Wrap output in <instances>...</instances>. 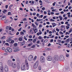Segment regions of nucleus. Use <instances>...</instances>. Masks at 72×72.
<instances>
[{
  "label": "nucleus",
  "mask_w": 72,
  "mask_h": 72,
  "mask_svg": "<svg viewBox=\"0 0 72 72\" xmlns=\"http://www.w3.org/2000/svg\"><path fill=\"white\" fill-rule=\"evenodd\" d=\"M29 65H28V63L27 60H26L25 62V65L23 64H22L21 67V69L22 70H24V71L26 69V67L27 70H28L29 69Z\"/></svg>",
  "instance_id": "obj_1"
},
{
  "label": "nucleus",
  "mask_w": 72,
  "mask_h": 72,
  "mask_svg": "<svg viewBox=\"0 0 72 72\" xmlns=\"http://www.w3.org/2000/svg\"><path fill=\"white\" fill-rule=\"evenodd\" d=\"M8 63L9 65L10 66H12V67L14 68H16L17 67V64L15 63H12V62L10 60H8Z\"/></svg>",
  "instance_id": "obj_2"
},
{
  "label": "nucleus",
  "mask_w": 72,
  "mask_h": 72,
  "mask_svg": "<svg viewBox=\"0 0 72 72\" xmlns=\"http://www.w3.org/2000/svg\"><path fill=\"white\" fill-rule=\"evenodd\" d=\"M40 60L41 63H44L45 60V58L44 57L42 56L40 57Z\"/></svg>",
  "instance_id": "obj_3"
},
{
  "label": "nucleus",
  "mask_w": 72,
  "mask_h": 72,
  "mask_svg": "<svg viewBox=\"0 0 72 72\" xmlns=\"http://www.w3.org/2000/svg\"><path fill=\"white\" fill-rule=\"evenodd\" d=\"M5 51L6 53H8V52L11 53L12 51V49L11 48L8 47L6 48V49L5 50Z\"/></svg>",
  "instance_id": "obj_4"
},
{
  "label": "nucleus",
  "mask_w": 72,
  "mask_h": 72,
  "mask_svg": "<svg viewBox=\"0 0 72 72\" xmlns=\"http://www.w3.org/2000/svg\"><path fill=\"white\" fill-rule=\"evenodd\" d=\"M38 64L39 62H38V61H37L34 64L33 66L34 68H36L37 67Z\"/></svg>",
  "instance_id": "obj_5"
},
{
  "label": "nucleus",
  "mask_w": 72,
  "mask_h": 72,
  "mask_svg": "<svg viewBox=\"0 0 72 72\" xmlns=\"http://www.w3.org/2000/svg\"><path fill=\"white\" fill-rule=\"evenodd\" d=\"M28 59L29 61L32 60V59H33V56L32 55H30L28 58Z\"/></svg>",
  "instance_id": "obj_6"
},
{
  "label": "nucleus",
  "mask_w": 72,
  "mask_h": 72,
  "mask_svg": "<svg viewBox=\"0 0 72 72\" xmlns=\"http://www.w3.org/2000/svg\"><path fill=\"white\" fill-rule=\"evenodd\" d=\"M47 59L48 61H51L52 60V57L51 56H48L47 58Z\"/></svg>",
  "instance_id": "obj_7"
},
{
  "label": "nucleus",
  "mask_w": 72,
  "mask_h": 72,
  "mask_svg": "<svg viewBox=\"0 0 72 72\" xmlns=\"http://www.w3.org/2000/svg\"><path fill=\"white\" fill-rule=\"evenodd\" d=\"M4 70L6 72H8V67L6 66H4Z\"/></svg>",
  "instance_id": "obj_8"
},
{
  "label": "nucleus",
  "mask_w": 72,
  "mask_h": 72,
  "mask_svg": "<svg viewBox=\"0 0 72 72\" xmlns=\"http://www.w3.org/2000/svg\"><path fill=\"white\" fill-rule=\"evenodd\" d=\"M63 59H64V57L62 55H60V60L61 61L63 60Z\"/></svg>",
  "instance_id": "obj_9"
},
{
  "label": "nucleus",
  "mask_w": 72,
  "mask_h": 72,
  "mask_svg": "<svg viewBox=\"0 0 72 72\" xmlns=\"http://www.w3.org/2000/svg\"><path fill=\"white\" fill-rule=\"evenodd\" d=\"M13 38V37H8V39L6 40V41L7 42H9V41H12V39Z\"/></svg>",
  "instance_id": "obj_10"
},
{
  "label": "nucleus",
  "mask_w": 72,
  "mask_h": 72,
  "mask_svg": "<svg viewBox=\"0 0 72 72\" xmlns=\"http://www.w3.org/2000/svg\"><path fill=\"white\" fill-rule=\"evenodd\" d=\"M33 30L34 32L35 33H37V31H38L37 28H33Z\"/></svg>",
  "instance_id": "obj_11"
},
{
  "label": "nucleus",
  "mask_w": 72,
  "mask_h": 72,
  "mask_svg": "<svg viewBox=\"0 0 72 72\" xmlns=\"http://www.w3.org/2000/svg\"><path fill=\"white\" fill-rule=\"evenodd\" d=\"M6 16H3V17L1 19V20H5V19H6Z\"/></svg>",
  "instance_id": "obj_12"
},
{
  "label": "nucleus",
  "mask_w": 72,
  "mask_h": 72,
  "mask_svg": "<svg viewBox=\"0 0 72 72\" xmlns=\"http://www.w3.org/2000/svg\"><path fill=\"white\" fill-rule=\"evenodd\" d=\"M42 34V32H39V33H37V36H39L40 35H41Z\"/></svg>",
  "instance_id": "obj_13"
},
{
  "label": "nucleus",
  "mask_w": 72,
  "mask_h": 72,
  "mask_svg": "<svg viewBox=\"0 0 72 72\" xmlns=\"http://www.w3.org/2000/svg\"><path fill=\"white\" fill-rule=\"evenodd\" d=\"M69 41H70V39L68 38V39H67L66 40H65V41L66 42L68 43L69 42Z\"/></svg>",
  "instance_id": "obj_14"
},
{
  "label": "nucleus",
  "mask_w": 72,
  "mask_h": 72,
  "mask_svg": "<svg viewBox=\"0 0 72 72\" xmlns=\"http://www.w3.org/2000/svg\"><path fill=\"white\" fill-rule=\"evenodd\" d=\"M25 44V41L24 40L23 42H22L21 44V46H22V45H23Z\"/></svg>",
  "instance_id": "obj_15"
},
{
  "label": "nucleus",
  "mask_w": 72,
  "mask_h": 72,
  "mask_svg": "<svg viewBox=\"0 0 72 72\" xmlns=\"http://www.w3.org/2000/svg\"><path fill=\"white\" fill-rule=\"evenodd\" d=\"M2 64H3L1 62L0 63V69L1 68H3V66H2Z\"/></svg>",
  "instance_id": "obj_16"
},
{
  "label": "nucleus",
  "mask_w": 72,
  "mask_h": 72,
  "mask_svg": "<svg viewBox=\"0 0 72 72\" xmlns=\"http://www.w3.org/2000/svg\"><path fill=\"white\" fill-rule=\"evenodd\" d=\"M3 70H4V68H2L0 69V72H3Z\"/></svg>",
  "instance_id": "obj_17"
},
{
  "label": "nucleus",
  "mask_w": 72,
  "mask_h": 72,
  "mask_svg": "<svg viewBox=\"0 0 72 72\" xmlns=\"http://www.w3.org/2000/svg\"><path fill=\"white\" fill-rule=\"evenodd\" d=\"M45 50H51V49L50 48H45Z\"/></svg>",
  "instance_id": "obj_18"
},
{
  "label": "nucleus",
  "mask_w": 72,
  "mask_h": 72,
  "mask_svg": "<svg viewBox=\"0 0 72 72\" xmlns=\"http://www.w3.org/2000/svg\"><path fill=\"white\" fill-rule=\"evenodd\" d=\"M36 41V39L35 38L33 41V43H35Z\"/></svg>",
  "instance_id": "obj_19"
},
{
  "label": "nucleus",
  "mask_w": 72,
  "mask_h": 72,
  "mask_svg": "<svg viewBox=\"0 0 72 72\" xmlns=\"http://www.w3.org/2000/svg\"><path fill=\"white\" fill-rule=\"evenodd\" d=\"M13 49H18V47H13Z\"/></svg>",
  "instance_id": "obj_20"
},
{
  "label": "nucleus",
  "mask_w": 72,
  "mask_h": 72,
  "mask_svg": "<svg viewBox=\"0 0 72 72\" xmlns=\"http://www.w3.org/2000/svg\"><path fill=\"white\" fill-rule=\"evenodd\" d=\"M52 25L53 26V27H54L55 26V25H56V24L54 23H52Z\"/></svg>",
  "instance_id": "obj_21"
},
{
  "label": "nucleus",
  "mask_w": 72,
  "mask_h": 72,
  "mask_svg": "<svg viewBox=\"0 0 72 72\" xmlns=\"http://www.w3.org/2000/svg\"><path fill=\"white\" fill-rule=\"evenodd\" d=\"M38 69L39 70H40V71L41 70V67L40 66H39Z\"/></svg>",
  "instance_id": "obj_22"
},
{
  "label": "nucleus",
  "mask_w": 72,
  "mask_h": 72,
  "mask_svg": "<svg viewBox=\"0 0 72 72\" xmlns=\"http://www.w3.org/2000/svg\"><path fill=\"white\" fill-rule=\"evenodd\" d=\"M14 52H17V51H18V49L17 48V49H16L14 50Z\"/></svg>",
  "instance_id": "obj_23"
},
{
  "label": "nucleus",
  "mask_w": 72,
  "mask_h": 72,
  "mask_svg": "<svg viewBox=\"0 0 72 72\" xmlns=\"http://www.w3.org/2000/svg\"><path fill=\"white\" fill-rule=\"evenodd\" d=\"M28 41H32L33 40L32 39H28Z\"/></svg>",
  "instance_id": "obj_24"
},
{
  "label": "nucleus",
  "mask_w": 72,
  "mask_h": 72,
  "mask_svg": "<svg viewBox=\"0 0 72 72\" xmlns=\"http://www.w3.org/2000/svg\"><path fill=\"white\" fill-rule=\"evenodd\" d=\"M69 56V54L67 53L66 55V57H67V58H68V57Z\"/></svg>",
  "instance_id": "obj_25"
},
{
  "label": "nucleus",
  "mask_w": 72,
  "mask_h": 72,
  "mask_svg": "<svg viewBox=\"0 0 72 72\" xmlns=\"http://www.w3.org/2000/svg\"><path fill=\"white\" fill-rule=\"evenodd\" d=\"M24 38L26 41H27V39L26 38V36H24Z\"/></svg>",
  "instance_id": "obj_26"
},
{
  "label": "nucleus",
  "mask_w": 72,
  "mask_h": 72,
  "mask_svg": "<svg viewBox=\"0 0 72 72\" xmlns=\"http://www.w3.org/2000/svg\"><path fill=\"white\" fill-rule=\"evenodd\" d=\"M5 39V36H3L1 38V39L2 40H3V39Z\"/></svg>",
  "instance_id": "obj_27"
},
{
  "label": "nucleus",
  "mask_w": 72,
  "mask_h": 72,
  "mask_svg": "<svg viewBox=\"0 0 72 72\" xmlns=\"http://www.w3.org/2000/svg\"><path fill=\"white\" fill-rule=\"evenodd\" d=\"M69 68H68V66H66V71H68Z\"/></svg>",
  "instance_id": "obj_28"
},
{
  "label": "nucleus",
  "mask_w": 72,
  "mask_h": 72,
  "mask_svg": "<svg viewBox=\"0 0 72 72\" xmlns=\"http://www.w3.org/2000/svg\"><path fill=\"white\" fill-rule=\"evenodd\" d=\"M36 58H37V56H35L33 59V60H35Z\"/></svg>",
  "instance_id": "obj_29"
},
{
  "label": "nucleus",
  "mask_w": 72,
  "mask_h": 72,
  "mask_svg": "<svg viewBox=\"0 0 72 72\" xmlns=\"http://www.w3.org/2000/svg\"><path fill=\"white\" fill-rule=\"evenodd\" d=\"M8 20H6L4 22V23H8Z\"/></svg>",
  "instance_id": "obj_30"
},
{
  "label": "nucleus",
  "mask_w": 72,
  "mask_h": 72,
  "mask_svg": "<svg viewBox=\"0 0 72 72\" xmlns=\"http://www.w3.org/2000/svg\"><path fill=\"white\" fill-rule=\"evenodd\" d=\"M52 62L53 63H55V58L53 59Z\"/></svg>",
  "instance_id": "obj_31"
},
{
  "label": "nucleus",
  "mask_w": 72,
  "mask_h": 72,
  "mask_svg": "<svg viewBox=\"0 0 72 72\" xmlns=\"http://www.w3.org/2000/svg\"><path fill=\"white\" fill-rule=\"evenodd\" d=\"M58 17L59 18H60V20L61 21H62V17H61V16H59Z\"/></svg>",
  "instance_id": "obj_32"
},
{
  "label": "nucleus",
  "mask_w": 72,
  "mask_h": 72,
  "mask_svg": "<svg viewBox=\"0 0 72 72\" xmlns=\"http://www.w3.org/2000/svg\"><path fill=\"white\" fill-rule=\"evenodd\" d=\"M56 31H57V32H59V29L58 28H57L56 29Z\"/></svg>",
  "instance_id": "obj_33"
},
{
  "label": "nucleus",
  "mask_w": 72,
  "mask_h": 72,
  "mask_svg": "<svg viewBox=\"0 0 72 72\" xmlns=\"http://www.w3.org/2000/svg\"><path fill=\"white\" fill-rule=\"evenodd\" d=\"M55 32V33H56V31L55 30V29H54L52 31L53 33H54V32Z\"/></svg>",
  "instance_id": "obj_34"
},
{
  "label": "nucleus",
  "mask_w": 72,
  "mask_h": 72,
  "mask_svg": "<svg viewBox=\"0 0 72 72\" xmlns=\"http://www.w3.org/2000/svg\"><path fill=\"white\" fill-rule=\"evenodd\" d=\"M50 21L51 22H54V21H55V20H54L53 19H51L50 20Z\"/></svg>",
  "instance_id": "obj_35"
},
{
  "label": "nucleus",
  "mask_w": 72,
  "mask_h": 72,
  "mask_svg": "<svg viewBox=\"0 0 72 72\" xmlns=\"http://www.w3.org/2000/svg\"><path fill=\"white\" fill-rule=\"evenodd\" d=\"M48 41V39H46L44 40V42H47Z\"/></svg>",
  "instance_id": "obj_36"
},
{
  "label": "nucleus",
  "mask_w": 72,
  "mask_h": 72,
  "mask_svg": "<svg viewBox=\"0 0 72 72\" xmlns=\"http://www.w3.org/2000/svg\"><path fill=\"white\" fill-rule=\"evenodd\" d=\"M38 39H40V40H41V39H42V37H41L39 36L38 37Z\"/></svg>",
  "instance_id": "obj_37"
},
{
  "label": "nucleus",
  "mask_w": 72,
  "mask_h": 72,
  "mask_svg": "<svg viewBox=\"0 0 72 72\" xmlns=\"http://www.w3.org/2000/svg\"><path fill=\"white\" fill-rule=\"evenodd\" d=\"M8 15H11V12H9L8 13Z\"/></svg>",
  "instance_id": "obj_38"
},
{
  "label": "nucleus",
  "mask_w": 72,
  "mask_h": 72,
  "mask_svg": "<svg viewBox=\"0 0 72 72\" xmlns=\"http://www.w3.org/2000/svg\"><path fill=\"white\" fill-rule=\"evenodd\" d=\"M14 46H17V45H18V44H17V43H15L14 44Z\"/></svg>",
  "instance_id": "obj_39"
},
{
  "label": "nucleus",
  "mask_w": 72,
  "mask_h": 72,
  "mask_svg": "<svg viewBox=\"0 0 72 72\" xmlns=\"http://www.w3.org/2000/svg\"><path fill=\"white\" fill-rule=\"evenodd\" d=\"M72 31V29L71 28L70 29V30L69 31V33H70V32H71Z\"/></svg>",
  "instance_id": "obj_40"
},
{
  "label": "nucleus",
  "mask_w": 72,
  "mask_h": 72,
  "mask_svg": "<svg viewBox=\"0 0 72 72\" xmlns=\"http://www.w3.org/2000/svg\"><path fill=\"white\" fill-rule=\"evenodd\" d=\"M54 37V35H52L51 36V37H50V38L53 39Z\"/></svg>",
  "instance_id": "obj_41"
},
{
  "label": "nucleus",
  "mask_w": 72,
  "mask_h": 72,
  "mask_svg": "<svg viewBox=\"0 0 72 72\" xmlns=\"http://www.w3.org/2000/svg\"><path fill=\"white\" fill-rule=\"evenodd\" d=\"M19 41H22V39L21 38H19Z\"/></svg>",
  "instance_id": "obj_42"
},
{
  "label": "nucleus",
  "mask_w": 72,
  "mask_h": 72,
  "mask_svg": "<svg viewBox=\"0 0 72 72\" xmlns=\"http://www.w3.org/2000/svg\"><path fill=\"white\" fill-rule=\"evenodd\" d=\"M28 37L30 39H32V35H29Z\"/></svg>",
  "instance_id": "obj_43"
},
{
  "label": "nucleus",
  "mask_w": 72,
  "mask_h": 72,
  "mask_svg": "<svg viewBox=\"0 0 72 72\" xmlns=\"http://www.w3.org/2000/svg\"><path fill=\"white\" fill-rule=\"evenodd\" d=\"M66 29H67V30H68V29H69V27L68 26H66Z\"/></svg>",
  "instance_id": "obj_44"
},
{
  "label": "nucleus",
  "mask_w": 72,
  "mask_h": 72,
  "mask_svg": "<svg viewBox=\"0 0 72 72\" xmlns=\"http://www.w3.org/2000/svg\"><path fill=\"white\" fill-rule=\"evenodd\" d=\"M58 43H60V42H61V40H58Z\"/></svg>",
  "instance_id": "obj_45"
},
{
  "label": "nucleus",
  "mask_w": 72,
  "mask_h": 72,
  "mask_svg": "<svg viewBox=\"0 0 72 72\" xmlns=\"http://www.w3.org/2000/svg\"><path fill=\"white\" fill-rule=\"evenodd\" d=\"M6 9H7L8 8V5H6L5 6Z\"/></svg>",
  "instance_id": "obj_46"
},
{
  "label": "nucleus",
  "mask_w": 72,
  "mask_h": 72,
  "mask_svg": "<svg viewBox=\"0 0 72 72\" xmlns=\"http://www.w3.org/2000/svg\"><path fill=\"white\" fill-rule=\"evenodd\" d=\"M55 3H56V2H55L54 3H53V6H55Z\"/></svg>",
  "instance_id": "obj_47"
},
{
  "label": "nucleus",
  "mask_w": 72,
  "mask_h": 72,
  "mask_svg": "<svg viewBox=\"0 0 72 72\" xmlns=\"http://www.w3.org/2000/svg\"><path fill=\"white\" fill-rule=\"evenodd\" d=\"M60 34H61V35H63V33L62 32H60Z\"/></svg>",
  "instance_id": "obj_48"
},
{
  "label": "nucleus",
  "mask_w": 72,
  "mask_h": 72,
  "mask_svg": "<svg viewBox=\"0 0 72 72\" xmlns=\"http://www.w3.org/2000/svg\"><path fill=\"white\" fill-rule=\"evenodd\" d=\"M53 39H51L50 40V42H53Z\"/></svg>",
  "instance_id": "obj_49"
},
{
  "label": "nucleus",
  "mask_w": 72,
  "mask_h": 72,
  "mask_svg": "<svg viewBox=\"0 0 72 72\" xmlns=\"http://www.w3.org/2000/svg\"><path fill=\"white\" fill-rule=\"evenodd\" d=\"M23 21H26L27 20V19L26 18H24V19H23Z\"/></svg>",
  "instance_id": "obj_50"
},
{
  "label": "nucleus",
  "mask_w": 72,
  "mask_h": 72,
  "mask_svg": "<svg viewBox=\"0 0 72 72\" xmlns=\"http://www.w3.org/2000/svg\"><path fill=\"white\" fill-rule=\"evenodd\" d=\"M32 27H35V25L33 24H32Z\"/></svg>",
  "instance_id": "obj_51"
},
{
  "label": "nucleus",
  "mask_w": 72,
  "mask_h": 72,
  "mask_svg": "<svg viewBox=\"0 0 72 72\" xmlns=\"http://www.w3.org/2000/svg\"><path fill=\"white\" fill-rule=\"evenodd\" d=\"M42 10H44L45 9V7H43L42 8Z\"/></svg>",
  "instance_id": "obj_52"
},
{
  "label": "nucleus",
  "mask_w": 72,
  "mask_h": 72,
  "mask_svg": "<svg viewBox=\"0 0 72 72\" xmlns=\"http://www.w3.org/2000/svg\"><path fill=\"white\" fill-rule=\"evenodd\" d=\"M14 40H12L11 41V42L12 44L14 43Z\"/></svg>",
  "instance_id": "obj_53"
},
{
  "label": "nucleus",
  "mask_w": 72,
  "mask_h": 72,
  "mask_svg": "<svg viewBox=\"0 0 72 72\" xmlns=\"http://www.w3.org/2000/svg\"><path fill=\"white\" fill-rule=\"evenodd\" d=\"M71 8H72V7L71 6H69L68 8V9H69V10H70V9H71Z\"/></svg>",
  "instance_id": "obj_54"
},
{
  "label": "nucleus",
  "mask_w": 72,
  "mask_h": 72,
  "mask_svg": "<svg viewBox=\"0 0 72 72\" xmlns=\"http://www.w3.org/2000/svg\"><path fill=\"white\" fill-rule=\"evenodd\" d=\"M15 41L17 42V41H18V39H17V38L15 39Z\"/></svg>",
  "instance_id": "obj_55"
},
{
  "label": "nucleus",
  "mask_w": 72,
  "mask_h": 72,
  "mask_svg": "<svg viewBox=\"0 0 72 72\" xmlns=\"http://www.w3.org/2000/svg\"><path fill=\"white\" fill-rule=\"evenodd\" d=\"M22 30V28H21L19 29L18 30V31H21Z\"/></svg>",
  "instance_id": "obj_56"
},
{
  "label": "nucleus",
  "mask_w": 72,
  "mask_h": 72,
  "mask_svg": "<svg viewBox=\"0 0 72 72\" xmlns=\"http://www.w3.org/2000/svg\"><path fill=\"white\" fill-rule=\"evenodd\" d=\"M15 60L14 58H13L12 59V61H13V62H15Z\"/></svg>",
  "instance_id": "obj_57"
},
{
  "label": "nucleus",
  "mask_w": 72,
  "mask_h": 72,
  "mask_svg": "<svg viewBox=\"0 0 72 72\" xmlns=\"http://www.w3.org/2000/svg\"><path fill=\"white\" fill-rule=\"evenodd\" d=\"M46 37H47V36H44V39H45Z\"/></svg>",
  "instance_id": "obj_58"
},
{
  "label": "nucleus",
  "mask_w": 72,
  "mask_h": 72,
  "mask_svg": "<svg viewBox=\"0 0 72 72\" xmlns=\"http://www.w3.org/2000/svg\"><path fill=\"white\" fill-rule=\"evenodd\" d=\"M47 33H46V31H45L44 32V35H46Z\"/></svg>",
  "instance_id": "obj_59"
},
{
  "label": "nucleus",
  "mask_w": 72,
  "mask_h": 72,
  "mask_svg": "<svg viewBox=\"0 0 72 72\" xmlns=\"http://www.w3.org/2000/svg\"><path fill=\"white\" fill-rule=\"evenodd\" d=\"M42 26V25H41V24H40L39 26V27L40 28V27H41Z\"/></svg>",
  "instance_id": "obj_60"
},
{
  "label": "nucleus",
  "mask_w": 72,
  "mask_h": 72,
  "mask_svg": "<svg viewBox=\"0 0 72 72\" xmlns=\"http://www.w3.org/2000/svg\"><path fill=\"white\" fill-rule=\"evenodd\" d=\"M62 44H64V41H61Z\"/></svg>",
  "instance_id": "obj_61"
},
{
  "label": "nucleus",
  "mask_w": 72,
  "mask_h": 72,
  "mask_svg": "<svg viewBox=\"0 0 72 72\" xmlns=\"http://www.w3.org/2000/svg\"><path fill=\"white\" fill-rule=\"evenodd\" d=\"M33 15H36V13H33Z\"/></svg>",
  "instance_id": "obj_62"
},
{
  "label": "nucleus",
  "mask_w": 72,
  "mask_h": 72,
  "mask_svg": "<svg viewBox=\"0 0 72 72\" xmlns=\"http://www.w3.org/2000/svg\"><path fill=\"white\" fill-rule=\"evenodd\" d=\"M46 18V16H45L43 17V19H45Z\"/></svg>",
  "instance_id": "obj_63"
},
{
  "label": "nucleus",
  "mask_w": 72,
  "mask_h": 72,
  "mask_svg": "<svg viewBox=\"0 0 72 72\" xmlns=\"http://www.w3.org/2000/svg\"><path fill=\"white\" fill-rule=\"evenodd\" d=\"M70 66L72 68V62H71L70 64Z\"/></svg>",
  "instance_id": "obj_64"
}]
</instances>
